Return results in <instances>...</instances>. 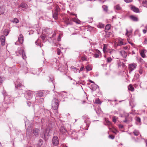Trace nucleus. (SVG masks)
Returning <instances> with one entry per match:
<instances>
[{"label":"nucleus","mask_w":147,"mask_h":147,"mask_svg":"<svg viewBox=\"0 0 147 147\" xmlns=\"http://www.w3.org/2000/svg\"><path fill=\"white\" fill-rule=\"evenodd\" d=\"M54 119L53 117H50L49 118L48 121L49 123L47 128V130L50 131L52 130V128L54 126Z\"/></svg>","instance_id":"nucleus-1"},{"label":"nucleus","mask_w":147,"mask_h":147,"mask_svg":"<svg viewBox=\"0 0 147 147\" xmlns=\"http://www.w3.org/2000/svg\"><path fill=\"white\" fill-rule=\"evenodd\" d=\"M59 105V101L58 99L54 98L52 100V107L54 110H57L58 108Z\"/></svg>","instance_id":"nucleus-2"},{"label":"nucleus","mask_w":147,"mask_h":147,"mask_svg":"<svg viewBox=\"0 0 147 147\" xmlns=\"http://www.w3.org/2000/svg\"><path fill=\"white\" fill-rule=\"evenodd\" d=\"M137 64L134 63L129 64L128 67L129 73L136 68Z\"/></svg>","instance_id":"nucleus-3"},{"label":"nucleus","mask_w":147,"mask_h":147,"mask_svg":"<svg viewBox=\"0 0 147 147\" xmlns=\"http://www.w3.org/2000/svg\"><path fill=\"white\" fill-rule=\"evenodd\" d=\"M63 22L65 24L66 26H67L69 25H72V21L69 19L68 18H66L63 19Z\"/></svg>","instance_id":"nucleus-4"},{"label":"nucleus","mask_w":147,"mask_h":147,"mask_svg":"<svg viewBox=\"0 0 147 147\" xmlns=\"http://www.w3.org/2000/svg\"><path fill=\"white\" fill-rule=\"evenodd\" d=\"M25 96L26 98L28 99H30L32 97L33 93L30 90L26 91L25 93Z\"/></svg>","instance_id":"nucleus-5"},{"label":"nucleus","mask_w":147,"mask_h":147,"mask_svg":"<svg viewBox=\"0 0 147 147\" xmlns=\"http://www.w3.org/2000/svg\"><path fill=\"white\" fill-rule=\"evenodd\" d=\"M52 142L53 144L55 146H57L58 144L59 140L57 136H55L53 137L52 140Z\"/></svg>","instance_id":"nucleus-6"},{"label":"nucleus","mask_w":147,"mask_h":147,"mask_svg":"<svg viewBox=\"0 0 147 147\" xmlns=\"http://www.w3.org/2000/svg\"><path fill=\"white\" fill-rule=\"evenodd\" d=\"M130 9L134 12L136 13H139L140 12L139 9L132 5H130Z\"/></svg>","instance_id":"nucleus-7"},{"label":"nucleus","mask_w":147,"mask_h":147,"mask_svg":"<svg viewBox=\"0 0 147 147\" xmlns=\"http://www.w3.org/2000/svg\"><path fill=\"white\" fill-rule=\"evenodd\" d=\"M132 121V117L131 116H126L125 120L123 121V122L127 124H129L130 122Z\"/></svg>","instance_id":"nucleus-8"},{"label":"nucleus","mask_w":147,"mask_h":147,"mask_svg":"<svg viewBox=\"0 0 147 147\" xmlns=\"http://www.w3.org/2000/svg\"><path fill=\"white\" fill-rule=\"evenodd\" d=\"M59 9V8L57 7L55 10V12L52 13L53 17L55 19H57L58 18Z\"/></svg>","instance_id":"nucleus-9"},{"label":"nucleus","mask_w":147,"mask_h":147,"mask_svg":"<svg viewBox=\"0 0 147 147\" xmlns=\"http://www.w3.org/2000/svg\"><path fill=\"white\" fill-rule=\"evenodd\" d=\"M0 39L1 45L2 46H4L5 44V37L4 36L2 35L0 37Z\"/></svg>","instance_id":"nucleus-10"},{"label":"nucleus","mask_w":147,"mask_h":147,"mask_svg":"<svg viewBox=\"0 0 147 147\" xmlns=\"http://www.w3.org/2000/svg\"><path fill=\"white\" fill-rule=\"evenodd\" d=\"M96 53L93 55V57L95 58H99V56L101 55V53L98 50H96Z\"/></svg>","instance_id":"nucleus-11"},{"label":"nucleus","mask_w":147,"mask_h":147,"mask_svg":"<svg viewBox=\"0 0 147 147\" xmlns=\"http://www.w3.org/2000/svg\"><path fill=\"white\" fill-rule=\"evenodd\" d=\"M18 41L19 43L22 44L23 43L24 41V37L22 34H20L18 38Z\"/></svg>","instance_id":"nucleus-12"},{"label":"nucleus","mask_w":147,"mask_h":147,"mask_svg":"<svg viewBox=\"0 0 147 147\" xmlns=\"http://www.w3.org/2000/svg\"><path fill=\"white\" fill-rule=\"evenodd\" d=\"M130 19L133 21L137 22L138 21V19L134 15H131L129 17Z\"/></svg>","instance_id":"nucleus-13"},{"label":"nucleus","mask_w":147,"mask_h":147,"mask_svg":"<svg viewBox=\"0 0 147 147\" xmlns=\"http://www.w3.org/2000/svg\"><path fill=\"white\" fill-rule=\"evenodd\" d=\"M15 88L16 89H19L20 88L24 86L22 84L19 83H15Z\"/></svg>","instance_id":"nucleus-14"},{"label":"nucleus","mask_w":147,"mask_h":147,"mask_svg":"<svg viewBox=\"0 0 147 147\" xmlns=\"http://www.w3.org/2000/svg\"><path fill=\"white\" fill-rule=\"evenodd\" d=\"M120 54L121 56L124 58H125L127 56V53L124 51H120Z\"/></svg>","instance_id":"nucleus-15"},{"label":"nucleus","mask_w":147,"mask_h":147,"mask_svg":"<svg viewBox=\"0 0 147 147\" xmlns=\"http://www.w3.org/2000/svg\"><path fill=\"white\" fill-rule=\"evenodd\" d=\"M60 131L63 134L67 132V130L65 128L64 126H62L61 127L60 129Z\"/></svg>","instance_id":"nucleus-16"},{"label":"nucleus","mask_w":147,"mask_h":147,"mask_svg":"<svg viewBox=\"0 0 147 147\" xmlns=\"http://www.w3.org/2000/svg\"><path fill=\"white\" fill-rule=\"evenodd\" d=\"M39 129L37 128H35L33 129V132L35 136L38 135L39 132Z\"/></svg>","instance_id":"nucleus-17"},{"label":"nucleus","mask_w":147,"mask_h":147,"mask_svg":"<svg viewBox=\"0 0 147 147\" xmlns=\"http://www.w3.org/2000/svg\"><path fill=\"white\" fill-rule=\"evenodd\" d=\"M28 7V5L26 4L25 3H22L20 5H19L18 7H22L24 8H26Z\"/></svg>","instance_id":"nucleus-18"},{"label":"nucleus","mask_w":147,"mask_h":147,"mask_svg":"<svg viewBox=\"0 0 147 147\" xmlns=\"http://www.w3.org/2000/svg\"><path fill=\"white\" fill-rule=\"evenodd\" d=\"M43 91H39L37 92L36 94V96L39 97H41L43 96Z\"/></svg>","instance_id":"nucleus-19"},{"label":"nucleus","mask_w":147,"mask_h":147,"mask_svg":"<svg viewBox=\"0 0 147 147\" xmlns=\"http://www.w3.org/2000/svg\"><path fill=\"white\" fill-rule=\"evenodd\" d=\"M71 135V137L74 138L76 139V138H77V133L75 131H73Z\"/></svg>","instance_id":"nucleus-20"},{"label":"nucleus","mask_w":147,"mask_h":147,"mask_svg":"<svg viewBox=\"0 0 147 147\" xmlns=\"http://www.w3.org/2000/svg\"><path fill=\"white\" fill-rule=\"evenodd\" d=\"M106 34L105 35V37L106 38H108L110 37V35L112 34L111 32H109L108 31H105Z\"/></svg>","instance_id":"nucleus-21"},{"label":"nucleus","mask_w":147,"mask_h":147,"mask_svg":"<svg viewBox=\"0 0 147 147\" xmlns=\"http://www.w3.org/2000/svg\"><path fill=\"white\" fill-rule=\"evenodd\" d=\"M39 40V39L38 38L35 41V43L37 45H39L41 47L43 46V44L40 43Z\"/></svg>","instance_id":"nucleus-22"},{"label":"nucleus","mask_w":147,"mask_h":147,"mask_svg":"<svg viewBox=\"0 0 147 147\" xmlns=\"http://www.w3.org/2000/svg\"><path fill=\"white\" fill-rule=\"evenodd\" d=\"M99 86L96 84L92 85V88L93 91L95 90L97 88H99Z\"/></svg>","instance_id":"nucleus-23"},{"label":"nucleus","mask_w":147,"mask_h":147,"mask_svg":"<svg viewBox=\"0 0 147 147\" xmlns=\"http://www.w3.org/2000/svg\"><path fill=\"white\" fill-rule=\"evenodd\" d=\"M97 27L100 28H102L104 27V25L101 23H99L97 25Z\"/></svg>","instance_id":"nucleus-24"},{"label":"nucleus","mask_w":147,"mask_h":147,"mask_svg":"<svg viewBox=\"0 0 147 147\" xmlns=\"http://www.w3.org/2000/svg\"><path fill=\"white\" fill-rule=\"evenodd\" d=\"M55 36V35L54 34H53L52 35L51 37H50L48 38V40L49 42H51V40L54 39L53 37Z\"/></svg>","instance_id":"nucleus-25"},{"label":"nucleus","mask_w":147,"mask_h":147,"mask_svg":"<svg viewBox=\"0 0 147 147\" xmlns=\"http://www.w3.org/2000/svg\"><path fill=\"white\" fill-rule=\"evenodd\" d=\"M53 6V4L51 3H50V4L47 3V7L48 9H52V7Z\"/></svg>","instance_id":"nucleus-26"},{"label":"nucleus","mask_w":147,"mask_h":147,"mask_svg":"<svg viewBox=\"0 0 147 147\" xmlns=\"http://www.w3.org/2000/svg\"><path fill=\"white\" fill-rule=\"evenodd\" d=\"M52 30L51 29L47 28V34H51L52 33Z\"/></svg>","instance_id":"nucleus-27"},{"label":"nucleus","mask_w":147,"mask_h":147,"mask_svg":"<svg viewBox=\"0 0 147 147\" xmlns=\"http://www.w3.org/2000/svg\"><path fill=\"white\" fill-rule=\"evenodd\" d=\"M142 5L143 6L147 7V1H143Z\"/></svg>","instance_id":"nucleus-28"},{"label":"nucleus","mask_w":147,"mask_h":147,"mask_svg":"<svg viewBox=\"0 0 147 147\" xmlns=\"http://www.w3.org/2000/svg\"><path fill=\"white\" fill-rule=\"evenodd\" d=\"M85 68L87 72L92 70V68L89 65H88L86 66Z\"/></svg>","instance_id":"nucleus-29"},{"label":"nucleus","mask_w":147,"mask_h":147,"mask_svg":"<svg viewBox=\"0 0 147 147\" xmlns=\"http://www.w3.org/2000/svg\"><path fill=\"white\" fill-rule=\"evenodd\" d=\"M128 89L131 91H133L134 90V88L131 84H130L128 86Z\"/></svg>","instance_id":"nucleus-30"},{"label":"nucleus","mask_w":147,"mask_h":147,"mask_svg":"<svg viewBox=\"0 0 147 147\" xmlns=\"http://www.w3.org/2000/svg\"><path fill=\"white\" fill-rule=\"evenodd\" d=\"M103 10L106 12H107L108 10V7L106 5H103L102 6Z\"/></svg>","instance_id":"nucleus-31"},{"label":"nucleus","mask_w":147,"mask_h":147,"mask_svg":"<svg viewBox=\"0 0 147 147\" xmlns=\"http://www.w3.org/2000/svg\"><path fill=\"white\" fill-rule=\"evenodd\" d=\"M107 45L106 44H104V47L103 48V51L104 53L106 52V50L107 49Z\"/></svg>","instance_id":"nucleus-32"},{"label":"nucleus","mask_w":147,"mask_h":147,"mask_svg":"<svg viewBox=\"0 0 147 147\" xmlns=\"http://www.w3.org/2000/svg\"><path fill=\"white\" fill-rule=\"evenodd\" d=\"M111 28V25L109 24H107L105 27V29L106 30H109Z\"/></svg>","instance_id":"nucleus-33"},{"label":"nucleus","mask_w":147,"mask_h":147,"mask_svg":"<svg viewBox=\"0 0 147 147\" xmlns=\"http://www.w3.org/2000/svg\"><path fill=\"white\" fill-rule=\"evenodd\" d=\"M9 31L7 30H5L3 31V34L5 36H7L9 34Z\"/></svg>","instance_id":"nucleus-34"},{"label":"nucleus","mask_w":147,"mask_h":147,"mask_svg":"<svg viewBox=\"0 0 147 147\" xmlns=\"http://www.w3.org/2000/svg\"><path fill=\"white\" fill-rule=\"evenodd\" d=\"M134 134L136 136H138L139 134V131L137 130H135L133 132Z\"/></svg>","instance_id":"nucleus-35"},{"label":"nucleus","mask_w":147,"mask_h":147,"mask_svg":"<svg viewBox=\"0 0 147 147\" xmlns=\"http://www.w3.org/2000/svg\"><path fill=\"white\" fill-rule=\"evenodd\" d=\"M84 121L86 123V125L88 126L89 125L90 123L89 119H86Z\"/></svg>","instance_id":"nucleus-36"},{"label":"nucleus","mask_w":147,"mask_h":147,"mask_svg":"<svg viewBox=\"0 0 147 147\" xmlns=\"http://www.w3.org/2000/svg\"><path fill=\"white\" fill-rule=\"evenodd\" d=\"M19 20L17 18H14L12 21L13 23H19Z\"/></svg>","instance_id":"nucleus-37"},{"label":"nucleus","mask_w":147,"mask_h":147,"mask_svg":"<svg viewBox=\"0 0 147 147\" xmlns=\"http://www.w3.org/2000/svg\"><path fill=\"white\" fill-rule=\"evenodd\" d=\"M39 142L38 143V145L39 146H41L42 145V140L41 139H40L39 141Z\"/></svg>","instance_id":"nucleus-38"},{"label":"nucleus","mask_w":147,"mask_h":147,"mask_svg":"<svg viewBox=\"0 0 147 147\" xmlns=\"http://www.w3.org/2000/svg\"><path fill=\"white\" fill-rule=\"evenodd\" d=\"M140 53L142 57L145 58L146 57V55L145 54L144 52L143 51H142Z\"/></svg>","instance_id":"nucleus-39"},{"label":"nucleus","mask_w":147,"mask_h":147,"mask_svg":"<svg viewBox=\"0 0 147 147\" xmlns=\"http://www.w3.org/2000/svg\"><path fill=\"white\" fill-rule=\"evenodd\" d=\"M115 9L117 10H120L121 9V8L120 7L119 5H117L115 7Z\"/></svg>","instance_id":"nucleus-40"},{"label":"nucleus","mask_w":147,"mask_h":147,"mask_svg":"<svg viewBox=\"0 0 147 147\" xmlns=\"http://www.w3.org/2000/svg\"><path fill=\"white\" fill-rule=\"evenodd\" d=\"M112 60V59L111 57H109L107 58V63H110Z\"/></svg>","instance_id":"nucleus-41"},{"label":"nucleus","mask_w":147,"mask_h":147,"mask_svg":"<svg viewBox=\"0 0 147 147\" xmlns=\"http://www.w3.org/2000/svg\"><path fill=\"white\" fill-rule=\"evenodd\" d=\"M22 56L23 58L24 59H25L26 58L25 54L24 53V51H22Z\"/></svg>","instance_id":"nucleus-42"},{"label":"nucleus","mask_w":147,"mask_h":147,"mask_svg":"<svg viewBox=\"0 0 147 147\" xmlns=\"http://www.w3.org/2000/svg\"><path fill=\"white\" fill-rule=\"evenodd\" d=\"M46 37V36L45 35H42L40 36V37L42 40V41L44 43L45 42V41H44V40L45 38Z\"/></svg>","instance_id":"nucleus-43"},{"label":"nucleus","mask_w":147,"mask_h":147,"mask_svg":"<svg viewBox=\"0 0 147 147\" xmlns=\"http://www.w3.org/2000/svg\"><path fill=\"white\" fill-rule=\"evenodd\" d=\"M136 121L139 123H140L141 122V119L140 117H136Z\"/></svg>","instance_id":"nucleus-44"},{"label":"nucleus","mask_w":147,"mask_h":147,"mask_svg":"<svg viewBox=\"0 0 147 147\" xmlns=\"http://www.w3.org/2000/svg\"><path fill=\"white\" fill-rule=\"evenodd\" d=\"M123 44V42L122 41H119L117 43V45L121 46Z\"/></svg>","instance_id":"nucleus-45"},{"label":"nucleus","mask_w":147,"mask_h":147,"mask_svg":"<svg viewBox=\"0 0 147 147\" xmlns=\"http://www.w3.org/2000/svg\"><path fill=\"white\" fill-rule=\"evenodd\" d=\"M81 59L83 61H87V57L84 56L82 57Z\"/></svg>","instance_id":"nucleus-46"},{"label":"nucleus","mask_w":147,"mask_h":147,"mask_svg":"<svg viewBox=\"0 0 147 147\" xmlns=\"http://www.w3.org/2000/svg\"><path fill=\"white\" fill-rule=\"evenodd\" d=\"M116 119H117V118L115 116H114L113 117V118H112V120H113V122L115 123V122H116Z\"/></svg>","instance_id":"nucleus-47"},{"label":"nucleus","mask_w":147,"mask_h":147,"mask_svg":"<svg viewBox=\"0 0 147 147\" xmlns=\"http://www.w3.org/2000/svg\"><path fill=\"white\" fill-rule=\"evenodd\" d=\"M4 12V10L2 7H0V13L1 14H3Z\"/></svg>","instance_id":"nucleus-48"},{"label":"nucleus","mask_w":147,"mask_h":147,"mask_svg":"<svg viewBox=\"0 0 147 147\" xmlns=\"http://www.w3.org/2000/svg\"><path fill=\"white\" fill-rule=\"evenodd\" d=\"M84 65H82L80 69V71H79V73H80V71H82L83 69H84Z\"/></svg>","instance_id":"nucleus-49"},{"label":"nucleus","mask_w":147,"mask_h":147,"mask_svg":"<svg viewBox=\"0 0 147 147\" xmlns=\"http://www.w3.org/2000/svg\"><path fill=\"white\" fill-rule=\"evenodd\" d=\"M139 72L140 74H142L143 73V70L142 68H140L139 71Z\"/></svg>","instance_id":"nucleus-50"},{"label":"nucleus","mask_w":147,"mask_h":147,"mask_svg":"<svg viewBox=\"0 0 147 147\" xmlns=\"http://www.w3.org/2000/svg\"><path fill=\"white\" fill-rule=\"evenodd\" d=\"M57 53L58 55H59L61 53V50L59 49H57Z\"/></svg>","instance_id":"nucleus-51"},{"label":"nucleus","mask_w":147,"mask_h":147,"mask_svg":"<svg viewBox=\"0 0 147 147\" xmlns=\"http://www.w3.org/2000/svg\"><path fill=\"white\" fill-rule=\"evenodd\" d=\"M133 0H124V1L126 3H129L133 2Z\"/></svg>","instance_id":"nucleus-52"},{"label":"nucleus","mask_w":147,"mask_h":147,"mask_svg":"<svg viewBox=\"0 0 147 147\" xmlns=\"http://www.w3.org/2000/svg\"><path fill=\"white\" fill-rule=\"evenodd\" d=\"M95 102L96 103L98 104H100L101 103V101L99 99L96 100H95Z\"/></svg>","instance_id":"nucleus-53"},{"label":"nucleus","mask_w":147,"mask_h":147,"mask_svg":"<svg viewBox=\"0 0 147 147\" xmlns=\"http://www.w3.org/2000/svg\"><path fill=\"white\" fill-rule=\"evenodd\" d=\"M109 138H111L112 139H114L115 137L113 135H109Z\"/></svg>","instance_id":"nucleus-54"},{"label":"nucleus","mask_w":147,"mask_h":147,"mask_svg":"<svg viewBox=\"0 0 147 147\" xmlns=\"http://www.w3.org/2000/svg\"><path fill=\"white\" fill-rule=\"evenodd\" d=\"M3 77H0V83L2 84L3 81Z\"/></svg>","instance_id":"nucleus-55"},{"label":"nucleus","mask_w":147,"mask_h":147,"mask_svg":"<svg viewBox=\"0 0 147 147\" xmlns=\"http://www.w3.org/2000/svg\"><path fill=\"white\" fill-rule=\"evenodd\" d=\"M49 77V78H50V81L51 82H53V80H54V78H53V77L52 76H51L50 77Z\"/></svg>","instance_id":"nucleus-56"},{"label":"nucleus","mask_w":147,"mask_h":147,"mask_svg":"<svg viewBox=\"0 0 147 147\" xmlns=\"http://www.w3.org/2000/svg\"><path fill=\"white\" fill-rule=\"evenodd\" d=\"M139 75L138 74H136L134 76L135 78H136V79L138 78L139 77Z\"/></svg>","instance_id":"nucleus-57"},{"label":"nucleus","mask_w":147,"mask_h":147,"mask_svg":"<svg viewBox=\"0 0 147 147\" xmlns=\"http://www.w3.org/2000/svg\"><path fill=\"white\" fill-rule=\"evenodd\" d=\"M106 123L108 125H109L111 124V122L110 121H109L108 120H106Z\"/></svg>","instance_id":"nucleus-58"},{"label":"nucleus","mask_w":147,"mask_h":147,"mask_svg":"<svg viewBox=\"0 0 147 147\" xmlns=\"http://www.w3.org/2000/svg\"><path fill=\"white\" fill-rule=\"evenodd\" d=\"M127 40L128 41V42L133 47L134 46V44L133 43H132L131 42H129V39L127 38Z\"/></svg>","instance_id":"nucleus-59"},{"label":"nucleus","mask_w":147,"mask_h":147,"mask_svg":"<svg viewBox=\"0 0 147 147\" xmlns=\"http://www.w3.org/2000/svg\"><path fill=\"white\" fill-rule=\"evenodd\" d=\"M27 103L29 107H30L31 106V103L29 101H27Z\"/></svg>","instance_id":"nucleus-60"},{"label":"nucleus","mask_w":147,"mask_h":147,"mask_svg":"<svg viewBox=\"0 0 147 147\" xmlns=\"http://www.w3.org/2000/svg\"><path fill=\"white\" fill-rule=\"evenodd\" d=\"M119 127L120 128L122 129L123 127V125L120 124L119 125Z\"/></svg>","instance_id":"nucleus-61"},{"label":"nucleus","mask_w":147,"mask_h":147,"mask_svg":"<svg viewBox=\"0 0 147 147\" xmlns=\"http://www.w3.org/2000/svg\"><path fill=\"white\" fill-rule=\"evenodd\" d=\"M80 84L83 85H84L85 84V82L84 81H80Z\"/></svg>","instance_id":"nucleus-62"},{"label":"nucleus","mask_w":147,"mask_h":147,"mask_svg":"<svg viewBox=\"0 0 147 147\" xmlns=\"http://www.w3.org/2000/svg\"><path fill=\"white\" fill-rule=\"evenodd\" d=\"M123 49H124L127 50L128 49V47L127 46H125L123 47Z\"/></svg>","instance_id":"nucleus-63"},{"label":"nucleus","mask_w":147,"mask_h":147,"mask_svg":"<svg viewBox=\"0 0 147 147\" xmlns=\"http://www.w3.org/2000/svg\"><path fill=\"white\" fill-rule=\"evenodd\" d=\"M57 40L58 41H60L61 40V37L60 36H59L57 38Z\"/></svg>","instance_id":"nucleus-64"}]
</instances>
